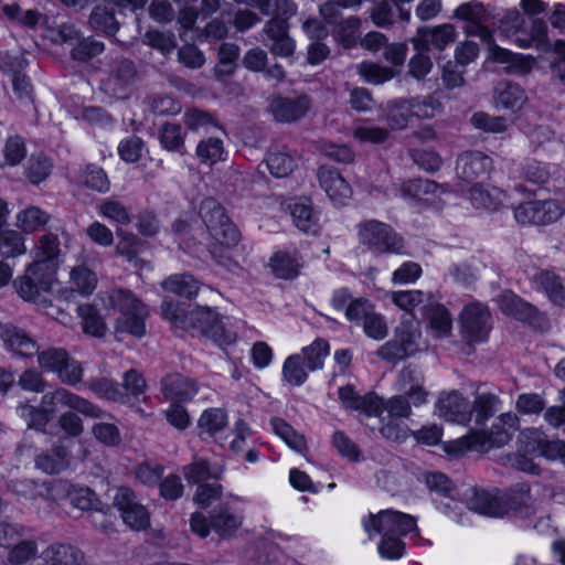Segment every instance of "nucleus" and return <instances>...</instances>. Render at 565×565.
Wrapping results in <instances>:
<instances>
[{
  "label": "nucleus",
  "mask_w": 565,
  "mask_h": 565,
  "mask_svg": "<svg viewBox=\"0 0 565 565\" xmlns=\"http://www.w3.org/2000/svg\"><path fill=\"white\" fill-rule=\"evenodd\" d=\"M83 332L103 338L109 331V323L117 339L124 335L141 338L146 333V306L130 291L113 290L96 298L93 302L77 307Z\"/></svg>",
  "instance_id": "obj_1"
},
{
  "label": "nucleus",
  "mask_w": 565,
  "mask_h": 565,
  "mask_svg": "<svg viewBox=\"0 0 565 565\" xmlns=\"http://www.w3.org/2000/svg\"><path fill=\"white\" fill-rule=\"evenodd\" d=\"M32 263L22 276L14 280L18 295L24 300L43 303L56 285L60 265V247L53 234L43 235L31 252Z\"/></svg>",
  "instance_id": "obj_2"
},
{
  "label": "nucleus",
  "mask_w": 565,
  "mask_h": 565,
  "mask_svg": "<svg viewBox=\"0 0 565 565\" xmlns=\"http://www.w3.org/2000/svg\"><path fill=\"white\" fill-rule=\"evenodd\" d=\"M202 211L209 233L206 245L210 254L227 270L235 271L238 265L233 260V254L239 241L237 228L214 201H206Z\"/></svg>",
  "instance_id": "obj_3"
},
{
  "label": "nucleus",
  "mask_w": 565,
  "mask_h": 565,
  "mask_svg": "<svg viewBox=\"0 0 565 565\" xmlns=\"http://www.w3.org/2000/svg\"><path fill=\"white\" fill-rule=\"evenodd\" d=\"M466 505L478 514L495 518L507 514L510 510L519 518H527L536 510L527 484L516 486L509 497L499 490H475L467 497Z\"/></svg>",
  "instance_id": "obj_4"
},
{
  "label": "nucleus",
  "mask_w": 565,
  "mask_h": 565,
  "mask_svg": "<svg viewBox=\"0 0 565 565\" xmlns=\"http://www.w3.org/2000/svg\"><path fill=\"white\" fill-rule=\"evenodd\" d=\"M162 316L175 328L196 327L220 345L231 344L236 340V332L231 328L228 318H221L207 308L186 315L181 303L164 300L161 306Z\"/></svg>",
  "instance_id": "obj_5"
},
{
  "label": "nucleus",
  "mask_w": 565,
  "mask_h": 565,
  "mask_svg": "<svg viewBox=\"0 0 565 565\" xmlns=\"http://www.w3.org/2000/svg\"><path fill=\"white\" fill-rule=\"evenodd\" d=\"M495 398L490 395L478 396L472 408L469 402L457 391L441 393L435 403V415L456 423L468 424L472 419L477 424L484 422L492 413Z\"/></svg>",
  "instance_id": "obj_6"
},
{
  "label": "nucleus",
  "mask_w": 565,
  "mask_h": 565,
  "mask_svg": "<svg viewBox=\"0 0 565 565\" xmlns=\"http://www.w3.org/2000/svg\"><path fill=\"white\" fill-rule=\"evenodd\" d=\"M64 408L75 409L93 417L99 416L100 413L87 401L64 388H58L43 396L41 409L28 405L21 406L20 416L26 420L29 427L41 429L49 422L51 415Z\"/></svg>",
  "instance_id": "obj_7"
},
{
  "label": "nucleus",
  "mask_w": 565,
  "mask_h": 565,
  "mask_svg": "<svg viewBox=\"0 0 565 565\" xmlns=\"http://www.w3.org/2000/svg\"><path fill=\"white\" fill-rule=\"evenodd\" d=\"M100 214L114 222L117 226L116 234L118 242L116 244V254L125 257L134 267H145L146 262L141 256L148 249V244L122 228L124 225L130 222L129 214L125 206L116 201H105L100 205Z\"/></svg>",
  "instance_id": "obj_8"
},
{
  "label": "nucleus",
  "mask_w": 565,
  "mask_h": 565,
  "mask_svg": "<svg viewBox=\"0 0 565 565\" xmlns=\"http://www.w3.org/2000/svg\"><path fill=\"white\" fill-rule=\"evenodd\" d=\"M262 9L266 14L275 13L280 17L271 20L265 30L273 42L270 51L278 56H290L295 51V42L287 35V25L284 18L294 14V6L288 0H267Z\"/></svg>",
  "instance_id": "obj_9"
},
{
  "label": "nucleus",
  "mask_w": 565,
  "mask_h": 565,
  "mask_svg": "<svg viewBox=\"0 0 565 565\" xmlns=\"http://www.w3.org/2000/svg\"><path fill=\"white\" fill-rule=\"evenodd\" d=\"M426 349L418 322H404L395 329L394 339L382 345L377 354L391 362L416 355Z\"/></svg>",
  "instance_id": "obj_10"
},
{
  "label": "nucleus",
  "mask_w": 565,
  "mask_h": 565,
  "mask_svg": "<svg viewBox=\"0 0 565 565\" xmlns=\"http://www.w3.org/2000/svg\"><path fill=\"white\" fill-rule=\"evenodd\" d=\"M362 526L367 535H418L416 521L413 516L395 511L382 510L377 513H369L362 519Z\"/></svg>",
  "instance_id": "obj_11"
},
{
  "label": "nucleus",
  "mask_w": 565,
  "mask_h": 565,
  "mask_svg": "<svg viewBox=\"0 0 565 565\" xmlns=\"http://www.w3.org/2000/svg\"><path fill=\"white\" fill-rule=\"evenodd\" d=\"M525 26V19L515 10L509 11L502 20L500 32L521 49H529L535 45L537 50H545L547 26L544 21L533 19L529 35H521Z\"/></svg>",
  "instance_id": "obj_12"
},
{
  "label": "nucleus",
  "mask_w": 565,
  "mask_h": 565,
  "mask_svg": "<svg viewBox=\"0 0 565 565\" xmlns=\"http://www.w3.org/2000/svg\"><path fill=\"white\" fill-rule=\"evenodd\" d=\"M28 487L38 488L40 495L45 494L53 502L61 504L64 500H70L71 504L82 511L97 509L98 500L95 494L84 487L71 486L66 482H55L51 486L42 484L38 487L29 482Z\"/></svg>",
  "instance_id": "obj_13"
},
{
  "label": "nucleus",
  "mask_w": 565,
  "mask_h": 565,
  "mask_svg": "<svg viewBox=\"0 0 565 565\" xmlns=\"http://www.w3.org/2000/svg\"><path fill=\"white\" fill-rule=\"evenodd\" d=\"M411 415V406L404 396H394L383 404L380 399V411L375 415L382 422L387 420L381 427L382 435L392 440H401L405 438L408 430L399 424L401 418H406Z\"/></svg>",
  "instance_id": "obj_14"
},
{
  "label": "nucleus",
  "mask_w": 565,
  "mask_h": 565,
  "mask_svg": "<svg viewBox=\"0 0 565 565\" xmlns=\"http://www.w3.org/2000/svg\"><path fill=\"white\" fill-rule=\"evenodd\" d=\"M359 239L375 252L398 253L402 247V241L391 228L376 221H366L359 226Z\"/></svg>",
  "instance_id": "obj_15"
},
{
  "label": "nucleus",
  "mask_w": 565,
  "mask_h": 565,
  "mask_svg": "<svg viewBox=\"0 0 565 565\" xmlns=\"http://www.w3.org/2000/svg\"><path fill=\"white\" fill-rule=\"evenodd\" d=\"M395 195L417 200L431 206H440L448 193L444 185L424 179L403 181L395 185Z\"/></svg>",
  "instance_id": "obj_16"
},
{
  "label": "nucleus",
  "mask_w": 565,
  "mask_h": 565,
  "mask_svg": "<svg viewBox=\"0 0 565 565\" xmlns=\"http://www.w3.org/2000/svg\"><path fill=\"white\" fill-rule=\"evenodd\" d=\"M562 214V206L554 200L526 202L520 204L514 211L518 222L537 225L555 222Z\"/></svg>",
  "instance_id": "obj_17"
},
{
  "label": "nucleus",
  "mask_w": 565,
  "mask_h": 565,
  "mask_svg": "<svg viewBox=\"0 0 565 565\" xmlns=\"http://www.w3.org/2000/svg\"><path fill=\"white\" fill-rule=\"evenodd\" d=\"M489 312L480 303L463 308L460 316L461 333L471 342L483 341L489 332Z\"/></svg>",
  "instance_id": "obj_18"
},
{
  "label": "nucleus",
  "mask_w": 565,
  "mask_h": 565,
  "mask_svg": "<svg viewBox=\"0 0 565 565\" xmlns=\"http://www.w3.org/2000/svg\"><path fill=\"white\" fill-rule=\"evenodd\" d=\"M114 504L121 513L124 522L134 530H143L149 525V514L135 501L134 493L127 488H119L114 497Z\"/></svg>",
  "instance_id": "obj_19"
},
{
  "label": "nucleus",
  "mask_w": 565,
  "mask_h": 565,
  "mask_svg": "<svg viewBox=\"0 0 565 565\" xmlns=\"http://www.w3.org/2000/svg\"><path fill=\"white\" fill-rule=\"evenodd\" d=\"M455 17L466 21L463 30L467 35L476 36L480 40L489 39L492 31L484 25L487 10L481 3H463L456 9Z\"/></svg>",
  "instance_id": "obj_20"
},
{
  "label": "nucleus",
  "mask_w": 565,
  "mask_h": 565,
  "mask_svg": "<svg viewBox=\"0 0 565 565\" xmlns=\"http://www.w3.org/2000/svg\"><path fill=\"white\" fill-rule=\"evenodd\" d=\"M398 390L406 401L418 407L426 403L428 391L424 386V376L419 369L413 365L404 367L397 381Z\"/></svg>",
  "instance_id": "obj_21"
},
{
  "label": "nucleus",
  "mask_w": 565,
  "mask_h": 565,
  "mask_svg": "<svg viewBox=\"0 0 565 565\" xmlns=\"http://www.w3.org/2000/svg\"><path fill=\"white\" fill-rule=\"evenodd\" d=\"M318 180L322 190L334 202L345 203L352 195L348 181L332 167H320Z\"/></svg>",
  "instance_id": "obj_22"
},
{
  "label": "nucleus",
  "mask_w": 565,
  "mask_h": 565,
  "mask_svg": "<svg viewBox=\"0 0 565 565\" xmlns=\"http://www.w3.org/2000/svg\"><path fill=\"white\" fill-rule=\"evenodd\" d=\"M97 287L96 274L85 265H78L71 269L68 288L61 292L64 300H71L75 295L86 297L93 294Z\"/></svg>",
  "instance_id": "obj_23"
},
{
  "label": "nucleus",
  "mask_w": 565,
  "mask_h": 565,
  "mask_svg": "<svg viewBox=\"0 0 565 565\" xmlns=\"http://www.w3.org/2000/svg\"><path fill=\"white\" fill-rule=\"evenodd\" d=\"M456 38V30L451 24H443L436 28H422L417 36L413 39L415 49L418 52L426 51L429 46L438 50L445 49Z\"/></svg>",
  "instance_id": "obj_24"
},
{
  "label": "nucleus",
  "mask_w": 565,
  "mask_h": 565,
  "mask_svg": "<svg viewBox=\"0 0 565 565\" xmlns=\"http://www.w3.org/2000/svg\"><path fill=\"white\" fill-rule=\"evenodd\" d=\"M526 100L525 90L518 84L501 82L494 88L493 102L497 108L516 113Z\"/></svg>",
  "instance_id": "obj_25"
},
{
  "label": "nucleus",
  "mask_w": 565,
  "mask_h": 565,
  "mask_svg": "<svg viewBox=\"0 0 565 565\" xmlns=\"http://www.w3.org/2000/svg\"><path fill=\"white\" fill-rule=\"evenodd\" d=\"M491 167V158L478 151H470L462 153L458 158L456 170L459 178L470 182L486 174Z\"/></svg>",
  "instance_id": "obj_26"
},
{
  "label": "nucleus",
  "mask_w": 565,
  "mask_h": 565,
  "mask_svg": "<svg viewBox=\"0 0 565 565\" xmlns=\"http://www.w3.org/2000/svg\"><path fill=\"white\" fill-rule=\"evenodd\" d=\"M276 120L289 122L302 117L309 109V100L306 96L297 98L275 97L269 106Z\"/></svg>",
  "instance_id": "obj_27"
},
{
  "label": "nucleus",
  "mask_w": 565,
  "mask_h": 565,
  "mask_svg": "<svg viewBox=\"0 0 565 565\" xmlns=\"http://www.w3.org/2000/svg\"><path fill=\"white\" fill-rule=\"evenodd\" d=\"M468 198L471 205L480 211H494L507 201L505 192L483 184H473L468 191Z\"/></svg>",
  "instance_id": "obj_28"
},
{
  "label": "nucleus",
  "mask_w": 565,
  "mask_h": 565,
  "mask_svg": "<svg viewBox=\"0 0 565 565\" xmlns=\"http://www.w3.org/2000/svg\"><path fill=\"white\" fill-rule=\"evenodd\" d=\"M387 297L397 309L406 313L407 317L403 320L404 322H411L412 320L417 322L413 315L414 310L426 300H429L431 295L418 289H409L388 291Z\"/></svg>",
  "instance_id": "obj_29"
},
{
  "label": "nucleus",
  "mask_w": 565,
  "mask_h": 565,
  "mask_svg": "<svg viewBox=\"0 0 565 565\" xmlns=\"http://www.w3.org/2000/svg\"><path fill=\"white\" fill-rule=\"evenodd\" d=\"M199 392L196 383L180 375L163 381L162 393L170 402L184 403L191 401Z\"/></svg>",
  "instance_id": "obj_30"
},
{
  "label": "nucleus",
  "mask_w": 565,
  "mask_h": 565,
  "mask_svg": "<svg viewBox=\"0 0 565 565\" xmlns=\"http://www.w3.org/2000/svg\"><path fill=\"white\" fill-rule=\"evenodd\" d=\"M295 225L302 232L315 233L317 220L312 212L311 202L307 198L294 199L287 205Z\"/></svg>",
  "instance_id": "obj_31"
},
{
  "label": "nucleus",
  "mask_w": 565,
  "mask_h": 565,
  "mask_svg": "<svg viewBox=\"0 0 565 565\" xmlns=\"http://www.w3.org/2000/svg\"><path fill=\"white\" fill-rule=\"evenodd\" d=\"M339 398L347 408L361 409L367 416L377 415L380 411V398L376 396H359L351 386L339 390Z\"/></svg>",
  "instance_id": "obj_32"
},
{
  "label": "nucleus",
  "mask_w": 565,
  "mask_h": 565,
  "mask_svg": "<svg viewBox=\"0 0 565 565\" xmlns=\"http://www.w3.org/2000/svg\"><path fill=\"white\" fill-rule=\"evenodd\" d=\"M50 221V215L38 206H26L15 214L17 227L25 234H31L45 226Z\"/></svg>",
  "instance_id": "obj_33"
},
{
  "label": "nucleus",
  "mask_w": 565,
  "mask_h": 565,
  "mask_svg": "<svg viewBox=\"0 0 565 565\" xmlns=\"http://www.w3.org/2000/svg\"><path fill=\"white\" fill-rule=\"evenodd\" d=\"M309 372L308 365L302 360L301 354H291L287 356L281 366L282 381L292 386L302 385L307 379Z\"/></svg>",
  "instance_id": "obj_34"
},
{
  "label": "nucleus",
  "mask_w": 565,
  "mask_h": 565,
  "mask_svg": "<svg viewBox=\"0 0 565 565\" xmlns=\"http://www.w3.org/2000/svg\"><path fill=\"white\" fill-rule=\"evenodd\" d=\"M269 267L279 278L295 277L301 267V259L297 252H278L269 260Z\"/></svg>",
  "instance_id": "obj_35"
},
{
  "label": "nucleus",
  "mask_w": 565,
  "mask_h": 565,
  "mask_svg": "<svg viewBox=\"0 0 565 565\" xmlns=\"http://www.w3.org/2000/svg\"><path fill=\"white\" fill-rule=\"evenodd\" d=\"M428 321V333L434 339H445L450 335L452 321L449 312L443 306H434L426 313Z\"/></svg>",
  "instance_id": "obj_36"
},
{
  "label": "nucleus",
  "mask_w": 565,
  "mask_h": 565,
  "mask_svg": "<svg viewBox=\"0 0 565 565\" xmlns=\"http://www.w3.org/2000/svg\"><path fill=\"white\" fill-rule=\"evenodd\" d=\"M44 565H79L82 555L72 546L56 544L42 553Z\"/></svg>",
  "instance_id": "obj_37"
},
{
  "label": "nucleus",
  "mask_w": 565,
  "mask_h": 565,
  "mask_svg": "<svg viewBox=\"0 0 565 565\" xmlns=\"http://www.w3.org/2000/svg\"><path fill=\"white\" fill-rule=\"evenodd\" d=\"M0 228V255L4 258H15L26 253L24 236L15 230Z\"/></svg>",
  "instance_id": "obj_38"
},
{
  "label": "nucleus",
  "mask_w": 565,
  "mask_h": 565,
  "mask_svg": "<svg viewBox=\"0 0 565 565\" xmlns=\"http://www.w3.org/2000/svg\"><path fill=\"white\" fill-rule=\"evenodd\" d=\"M1 338L6 345L17 354L30 356L36 351L35 343L15 328H6L1 333Z\"/></svg>",
  "instance_id": "obj_39"
},
{
  "label": "nucleus",
  "mask_w": 565,
  "mask_h": 565,
  "mask_svg": "<svg viewBox=\"0 0 565 565\" xmlns=\"http://www.w3.org/2000/svg\"><path fill=\"white\" fill-rule=\"evenodd\" d=\"M162 288L185 298H192L199 292L198 281L190 275H172L161 282Z\"/></svg>",
  "instance_id": "obj_40"
},
{
  "label": "nucleus",
  "mask_w": 565,
  "mask_h": 565,
  "mask_svg": "<svg viewBox=\"0 0 565 565\" xmlns=\"http://www.w3.org/2000/svg\"><path fill=\"white\" fill-rule=\"evenodd\" d=\"M223 472V467L220 463H210L205 460L196 461L185 468L184 475L188 481L193 483L204 484L203 482L213 478H218Z\"/></svg>",
  "instance_id": "obj_41"
},
{
  "label": "nucleus",
  "mask_w": 565,
  "mask_h": 565,
  "mask_svg": "<svg viewBox=\"0 0 565 565\" xmlns=\"http://www.w3.org/2000/svg\"><path fill=\"white\" fill-rule=\"evenodd\" d=\"M227 425L226 413L221 408H209L198 419V428L201 435L212 436L222 431Z\"/></svg>",
  "instance_id": "obj_42"
},
{
  "label": "nucleus",
  "mask_w": 565,
  "mask_h": 565,
  "mask_svg": "<svg viewBox=\"0 0 565 565\" xmlns=\"http://www.w3.org/2000/svg\"><path fill=\"white\" fill-rule=\"evenodd\" d=\"M308 365V370L316 371L323 367L324 360L330 354L329 343L323 339H316L299 353Z\"/></svg>",
  "instance_id": "obj_43"
},
{
  "label": "nucleus",
  "mask_w": 565,
  "mask_h": 565,
  "mask_svg": "<svg viewBox=\"0 0 565 565\" xmlns=\"http://www.w3.org/2000/svg\"><path fill=\"white\" fill-rule=\"evenodd\" d=\"M498 305L504 315L515 317L520 320L530 318L534 311L529 303L522 301L510 291H505L499 297Z\"/></svg>",
  "instance_id": "obj_44"
},
{
  "label": "nucleus",
  "mask_w": 565,
  "mask_h": 565,
  "mask_svg": "<svg viewBox=\"0 0 565 565\" xmlns=\"http://www.w3.org/2000/svg\"><path fill=\"white\" fill-rule=\"evenodd\" d=\"M270 424L276 436H278L290 449L301 451L305 448V437L297 433L284 419L273 418Z\"/></svg>",
  "instance_id": "obj_45"
},
{
  "label": "nucleus",
  "mask_w": 565,
  "mask_h": 565,
  "mask_svg": "<svg viewBox=\"0 0 565 565\" xmlns=\"http://www.w3.org/2000/svg\"><path fill=\"white\" fill-rule=\"evenodd\" d=\"M67 452L64 448H55L50 452L40 455L35 465L46 473H58L67 467Z\"/></svg>",
  "instance_id": "obj_46"
},
{
  "label": "nucleus",
  "mask_w": 565,
  "mask_h": 565,
  "mask_svg": "<svg viewBox=\"0 0 565 565\" xmlns=\"http://www.w3.org/2000/svg\"><path fill=\"white\" fill-rule=\"evenodd\" d=\"M25 63L26 62L23 57H18V56L12 57V61H11L10 56H7V57L2 58L0 62V67L4 72L13 73V77H12L13 88L17 93H19L21 95L29 94V88H30L29 81L25 78V76L19 74V72L25 66Z\"/></svg>",
  "instance_id": "obj_47"
},
{
  "label": "nucleus",
  "mask_w": 565,
  "mask_h": 565,
  "mask_svg": "<svg viewBox=\"0 0 565 565\" xmlns=\"http://www.w3.org/2000/svg\"><path fill=\"white\" fill-rule=\"evenodd\" d=\"M196 154L201 162L214 164L225 159L223 141L218 138H209L201 141L196 147Z\"/></svg>",
  "instance_id": "obj_48"
},
{
  "label": "nucleus",
  "mask_w": 565,
  "mask_h": 565,
  "mask_svg": "<svg viewBox=\"0 0 565 565\" xmlns=\"http://www.w3.org/2000/svg\"><path fill=\"white\" fill-rule=\"evenodd\" d=\"M518 425L519 420L514 414L508 413L501 415L493 425L490 435L491 443L497 446L505 444L510 439L511 433L516 429Z\"/></svg>",
  "instance_id": "obj_49"
},
{
  "label": "nucleus",
  "mask_w": 565,
  "mask_h": 565,
  "mask_svg": "<svg viewBox=\"0 0 565 565\" xmlns=\"http://www.w3.org/2000/svg\"><path fill=\"white\" fill-rule=\"evenodd\" d=\"M296 167L295 159L282 151L270 152L267 157V168L271 175L285 178L289 175Z\"/></svg>",
  "instance_id": "obj_50"
},
{
  "label": "nucleus",
  "mask_w": 565,
  "mask_h": 565,
  "mask_svg": "<svg viewBox=\"0 0 565 565\" xmlns=\"http://www.w3.org/2000/svg\"><path fill=\"white\" fill-rule=\"evenodd\" d=\"M359 73L365 82L377 85L395 77L398 71L393 67H383L377 64L366 62L359 66Z\"/></svg>",
  "instance_id": "obj_51"
},
{
  "label": "nucleus",
  "mask_w": 565,
  "mask_h": 565,
  "mask_svg": "<svg viewBox=\"0 0 565 565\" xmlns=\"http://www.w3.org/2000/svg\"><path fill=\"white\" fill-rule=\"evenodd\" d=\"M228 505L230 502H226L225 509L212 521L213 530L222 537L231 535L241 525L239 514L230 512Z\"/></svg>",
  "instance_id": "obj_52"
},
{
  "label": "nucleus",
  "mask_w": 565,
  "mask_h": 565,
  "mask_svg": "<svg viewBox=\"0 0 565 565\" xmlns=\"http://www.w3.org/2000/svg\"><path fill=\"white\" fill-rule=\"evenodd\" d=\"M412 109V116L418 118H430L439 113L440 105L434 98L414 99L412 102H404L395 110Z\"/></svg>",
  "instance_id": "obj_53"
},
{
  "label": "nucleus",
  "mask_w": 565,
  "mask_h": 565,
  "mask_svg": "<svg viewBox=\"0 0 565 565\" xmlns=\"http://www.w3.org/2000/svg\"><path fill=\"white\" fill-rule=\"evenodd\" d=\"M481 42L484 45L486 60L488 62L498 63L509 71L514 53L495 44L492 38V32L490 33L489 39L481 40Z\"/></svg>",
  "instance_id": "obj_54"
},
{
  "label": "nucleus",
  "mask_w": 565,
  "mask_h": 565,
  "mask_svg": "<svg viewBox=\"0 0 565 565\" xmlns=\"http://www.w3.org/2000/svg\"><path fill=\"white\" fill-rule=\"evenodd\" d=\"M25 154L26 151L23 140L18 136H12L8 138L4 143L3 162H0V167L17 166L24 159Z\"/></svg>",
  "instance_id": "obj_55"
},
{
  "label": "nucleus",
  "mask_w": 565,
  "mask_h": 565,
  "mask_svg": "<svg viewBox=\"0 0 565 565\" xmlns=\"http://www.w3.org/2000/svg\"><path fill=\"white\" fill-rule=\"evenodd\" d=\"M363 331L366 337L373 340H383L388 333L386 318L380 312H371L363 322Z\"/></svg>",
  "instance_id": "obj_56"
},
{
  "label": "nucleus",
  "mask_w": 565,
  "mask_h": 565,
  "mask_svg": "<svg viewBox=\"0 0 565 565\" xmlns=\"http://www.w3.org/2000/svg\"><path fill=\"white\" fill-rule=\"evenodd\" d=\"M318 149L323 156L340 163H352L355 159L354 151L347 145L323 141Z\"/></svg>",
  "instance_id": "obj_57"
},
{
  "label": "nucleus",
  "mask_w": 565,
  "mask_h": 565,
  "mask_svg": "<svg viewBox=\"0 0 565 565\" xmlns=\"http://www.w3.org/2000/svg\"><path fill=\"white\" fill-rule=\"evenodd\" d=\"M422 275V267L414 262H405L395 269L391 277L393 285L414 284Z\"/></svg>",
  "instance_id": "obj_58"
},
{
  "label": "nucleus",
  "mask_w": 565,
  "mask_h": 565,
  "mask_svg": "<svg viewBox=\"0 0 565 565\" xmlns=\"http://www.w3.org/2000/svg\"><path fill=\"white\" fill-rule=\"evenodd\" d=\"M399 536L401 535H382L377 547L381 557L393 561L403 556L405 545Z\"/></svg>",
  "instance_id": "obj_59"
},
{
  "label": "nucleus",
  "mask_w": 565,
  "mask_h": 565,
  "mask_svg": "<svg viewBox=\"0 0 565 565\" xmlns=\"http://www.w3.org/2000/svg\"><path fill=\"white\" fill-rule=\"evenodd\" d=\"M164 414L167 422L175 429L184 430L191 425V416L181 403L170 402Z\"/></svg>",
  "instance_id": "obj_60"
},
{
  "label": "nucleus",
  "mask_w": 565,
  "mask_h": 565,
  "mask_svg": "<svg viewBox=\"0 0 565 565\" xmlns=\"http://www.w3.org/2000/svg\"><path fill=\"white\" fill-rule=\"evenodd\" d=\"M473 127L487 132H502L507 130V120L502 117H492L486 113H476L471 119Z\"/></svg>",
  "instance_id": "obj_61"
},
{
  "label": "nucleus",
  "mask_w": 565,
  "mask_h": 565,
  "mask_svg": "<svg viewBox=\"0 0 565 565\" xmlns=\"http://www.w3.org/2000/svg\"><path fill=\"white\" fill-rule=\"evenodd\" d=\"M539 281L553 302L565 306V288H563L553 274H541Z\"/></svg>",
  "instance_id": "obj_62"
},
{
  "label": "nucleus",
  "mask_w": 565,
  "mask_h": 565,
  "mask_svg": "<svg viewBox=\"0 0 565 565\" xmlns=\"http://www.w3.org/2000/svg\"><path fill=\"white\" fill-rule=\"evenodd\" d=\"M160 142L167 150H179L183 145V134L179 125L167 124L163 125L160 135Z\"/></svg>",
  "instance_id": "obj_63"
},
{
  "label": "nucleus",
  "mask_w": 565,
  "mask_h": 565,
  "mask_svg": "<svg viewBox=\"0 0 565 565\" xmlns=\"http://www.w3.org/2000/svg\"><path fill=\"white\" fill-rule=\"evenodd\" d=\"M375 311V306L366 298L353 299L345 309V318L349 321L364 322L366 316Z\"/></svg>",
  "instance_id": "obj_64"
}]
</instances>
